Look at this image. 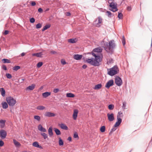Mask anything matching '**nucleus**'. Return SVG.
Returning a JSON list of instances; mask_svg holds the SVG:
<instances>
[{"instance_id": "f257e3e1", "label": "nucleus", "mask_w": 152, "mask_h": 152, "mask_svg": "<svg viewBox=\"0 0 152 152\" xmlns=\"http://www.w3.org/2000/svg\"><path fill=\"white\" fill-rule=\"evenodd\" d=\"M92 55L95 58H91L86 59V62L91 65L94 66H98L100 65V62L102 60L100 56L96 55L94 53H92Z\"/></svg>"}, {"instance_id": "f03ea898", "label": "nucleus", "mask_w": 152, "mask_h": 152, "mask_svg": "<svg viewBox=\"0 0 152 152\" xmlns=\"http://www.w3.org/2000/svg\"><path fill=\"white\" fill-rule=\"evenodd\" d=\"M103 44L104 46L103 47L107 52H109L110 50L114 48L115 46L114 41L113 40H110L109 42L104 41L102 42L101 44Z\"/></svg>"}, {"instance_id": "7ed1b4c3", "label": "nucleus", "mask_w": 152, "mask_h": 152, "mask_svg": "<svg viewBox=\"0 0 152 152\" xmlns=\"http://www.w3.org/2000/svg\"><path fill=\"white\" fill-rule=\"evenodd\" d=\"M107 74L110 76H113L118 73L119 69L117 66H114L113 67L107 69Z\"/></svg>"}, {"instance_id": "20e7f679", "label": "nucleus", "mask_w": 152, "mask_h": 152, "mask_svg": "<svg viewBox=\"0 0 152 152\" xmlns=\"http://www.w3.org/2000/svg\"><path fill=\"white\" fill-rule=\"evenodd\" d=\"M109 1H112V2H110L109 1H108V3L109 4V6L111 8L109 9V10L113 12H115L118 10L117 8V4L116 3L113 2L114 0H110Z\"/></svg>"}, {"instance_id": "39448f33", "label": "nucleus", "mask_w": 152, "mask_h": 152, "mask_svg": "<svg viewBox=\"0 0 152 152\" xmlns=\"http://www.w3.org/2000/svg\"><path fill=\"white\" fill-rule=\"evenodd\" d=\"M6 100L10 106H13L16 102V100L13 97L10 96L7 97Z\"/></svg>"}, {"instance_id": "423d86ee", "label": "nucleus", "mask_w": 152, "mask_h": 152, "mask_svg": "<svg viewBox=\"0 0 152 152\" xmlns=\"http://www.w3.org/2000/svg\"><path fill=\"white\" fill-rule=\"evenodd\" d=\"M115 83L118 86H120L123 83L121 79L118 76H117L115 77Z\"/></svg>"}, {"instance_id": "0eeeda50", "label": "nucleus", "mask_w": 152, "mask_h": 152, "mask_svg": "<svg viewBox=\"0 0 152 152\" xmlns=\"http://www.w3.org/2000/svg\"><path fill=\"white\" fill-rule=\"evenodd\" d=\"M7 135V133L6 131L4 129L0 130V137L2 139H5Z\"/></svg>"}, {"instance_id": "6e6552de", "label": "nucleus", "mask_w": 152, "mask_h": 152, "mask_svg": "<svg viewBox=\"0 0 152 152\" xmlns=\"http://www.w3.org/2000/svg\"><path fill=\"white\" fill-rule=\"evenodd\" d=\"M114 85V81L113 80H109L106 83L105 87L108 89L109 88L113 86Z\"/></svg>"}, {"instance_id": "1a4fd4ad", "label": "nucleus", "mask_w": 152, "mask_h": 152, "mask_svg": "<svg viewBox=\"0 0 152 152\" xmlns=\"http://www.w3.org/2000/svg\"><path fill=\"white\" fill-rule=\"evenodd\" d=\"M107 116L108 120L110 122L113 121L114 120V114L113 113L110 114L107 113Z\"/></svg>"}, {"instance_id": "9d476101", "label": "nucleus", "mask_w": 152, "mask_h": 152, "mask_svg": "<svg viewBox=\"0 0 152 152\" xmlns=\"http://www.w3.org/2000/svg\"><path fill=\"white\" fill-rule=\"evenodd\" d=\"M55 115H56L55 113L50 112H47L44 114V115L45 116L49 117H54L55 116Z\"/></svg>"}, {"instance_id": "9b49d317", "label": "nucleus", "mask_w": 152, "mask_h": 152, "mask_svg": "<svg viewBox=\"0 0 152 152\" xmlns=\"http://www.w3.org/2000/svg\"><path fill=\"white\" fill-rule=\"evenodd\" d=\"M117 121L115 123V124L114 125L115 127H117L120 125L121 122H122V119L120 118H117Z\"/></svg>"}, {"instance_id": "f8f14e48", "label": "nucleus", "mask_w": 152, "mask_h": 152, "mask_svg": "<svg viewBox=\"0 0 152 152\" xmlns=\"http://www.w3.org/2000/svg\"><path fill=\"white\" fill-rule=\"evenodd\" d=\"M38 130L41 132H47L46 129L43 127L41 124H39L38 126Z\"/></svg>"}, {"instance_id": "ddd939ff", "label": "nucleus", "mask_w": 152, "mask_h": 152, "mask_svg": "<svg viewBox=\"0 0 152 152\" xmlns=\"http://www.w3.org/2000/svg\"><path fill=\"white\" fill-rule=\"evenodd\" d=\"M82 55L75 54L74 56V58L76 60H79L82 58Z\"/></svg>"}, {"instance_id": "4468645a", "label": "nucleus", "mask_w": 152, "mask_h": 152, "mask_svg": "<svg viewBox=\"0 0 152 152\" xmlns=\"http://www.w3.org/2000/svg\"><path fill=\"white\" fill-rule=\"evenodd\" d=\"M78 112V110H74V113L73 114V119L75 120H76L77 118Z\"/></svg>"}, {"instance_id": "2eb2a0df", "label": "nucleus", "mask_w": 152, "mask_h": 152, "mask_svg": "<svg viewBox=\"0 0 152 152\" xmlns=\"http://www.w3.org/2000/svg\"><path fill=\"white\" fill-rule=\"evenodd\" d=\"M43 55L42 52H40L38 53H34L32 54L33 56H36L38 57H42V56Z\"/></svg>"}, {"instance_id": "dca6fc26", "label": "nucleus", "mask_w": 152, "mask_h": 152, "mask_svg": "<svg viewBox=\"0 0 152 152\" xmlns=\"http://www.w3.org/2000/svg\"><path fill=\"white\" fill-rule=\"evenodd\" d=\"M33 145L36 147H37L40 148H42V147L41 146L39 145V143L37 142H34L33 143Z\"/></svg>"}, {"instance_id": "f3484780", "label": "nucleus", "mask_w": 152, "mask_h": 152, "mask_svg": "<svg viewBox=\"0 0 152 152\" xmlns=\"http://www.w3.org/2000/svg\"><path fill=\"white\" fill-rule=\"evenodd\" d=\"M59 126L61 128L63 129L67 130L68 129L67 126L64 124L62 123L60 124Z\"/></svg>"}, {"instance_id": "a211bd4d", "label": "nucleus", "mask_w": 152, "mask_h": 152, "mask_svg": "<svg viewBox=\"0 0 152 152\" xmlns=\"http://www.w3.org/2000/svg\"><path fill=\"white\" fill-rule=\"evenodd\" d=\"M51 94L50 92H46L42 94V96L44 98H46Z\"/></svg>"}, {"instance_id": "6ab92c4d", "label": "nucleus", "mask_w": 152, "mask_h": 152, "mask_svg": "<svg viewBox=\"0 0 152 152\" xmlns=\"http://www.w3.org/2000/svg\"><path fill=\"white\" fill-rule=\"evenodd\" d=\"M48 132L49 135L50 137L52 136L53 135V128L52 127H50L48 129Z\"/></svg>"}, {"instance_id": "aec40b11", "label": "nucleus", "mask_w": 152, "mask_h": 152, "mask_svg": "<svg viewBox=\"0 0 152 152\" xmlns=\"http://www.w3.org/2000/svg\"><path fill=\"white\" fill-rule=\"evenodd\" d=\"M106 15L110 18L113 17L114 15V14L112 13L110 11H108L106 12Z\"/></svg>"}, {"instance_id": "412c9836", "label": "nucleus", "mask_w": 152, "mask_h": 152, "mask_svg": "<svg viewBox=\"0 0 152 152\" xmlns=\"http://www.w3.org/2000/svg\"><path fill=\"white\" fill-rule=\"evenodd\" d=\"M102 51V49L100 47L96 48L94 49L93 52H94L100 53Z\"/></svg>"}, {"instance_id": "4be33fe9", "label": "nucleus", "mask_w": 152, "mask_h": 152, "mask_svg": "<svg viewBox=\"0 0 152 152\" xmlns=\"http://www.w3.org/2000/svg\"><path fill=\"white\" fill-rule=\"evenodd\" d=\"M35 85L34 84H32L31 85V86H29L28 87L26 88V90H33L35 87Z\"/></svg>"}, {"instance_id": "5701e85b", "label": "nucleus", "mask_w": 152, "mask_h": 152, "mask_svg": "<svg viewBox=\"0 0 152 152\" xmlns=\"http://www.w3.org/2000/svg\"><path fill=\"white\" fill-rule=\"evenodd\" d=\"M53 130L57 135H58L61 134V132L58 129L56 128H54Z\"/></svg>"}, {"instance_id": "b1692460", "label": "nucleus", "mask_w": 152, "mask_h": 152, "mask_svg": "<svg viewBox=\"0 0 152 152\" xmlns=\"http://www.w3.org/2000/svg\"><path fill=\"white\" fill-rule=\"evenodd\" d=\"M6 121L5 120H3L1 119L0 120V124H1V127L2 128L5 125Z\"/></svg>"}, {"instance_id": "393cba45", "label": "nucleus", "mask_w": 152, "mask_h": 152, "mask_svg": "<svg viewBox=\"0 0 152 152\" xmlns=\"http://www.w3.org/2000/svg\"><path fill=\"white\" fill-rule=\"evenodd\" d=\"M0 91L1 93V95L4 97L5 95V89L3 88H0Z\"/></svg>"}, {"instance_id": "a878e982", "label": "nucleus", "mask_w": 152, "mask_h": 152, "mask_svg": "<svg viewBox=\"0 0 152 152\" xmlns=\"http://www.w3.org/2000/svg\"><path fill=\"white\" fill-rule=\"evenodd\" d=\"M102 87V84H98L96 85L94 88L95 90H98L101 88Z\"/></svg>"}, {"instance_id": "bb28decb", "label": "nucleus", "mask_w": 152, "mask_h": 152, "mask_svg": "<svg viewBox=\"0 0 152 152\" xmlns=\"http://www.w3.org/2000/svg\"><path fill=\"white\" fill-rule=\"evenodd\" d=\"M2 107L4 109H6L8 107V103L6 102H4L2 103Z\"/></svg>"}, {"instance_id": "cd10ccee", "label": "nucleus", "mask_w": 152, "mask_h": 152, "mask_svg": "<svg viewBox=\"0 0 152 152\" xmlns=\"http://www.w3.org/2000/svg\"><path fill=\"white\" fill-rule=\"evenodd\" d=\"M51 26L50 24H47L42 29V31H44L45 30L47 29L48 28L50 27Z\"/></svg>"}, {"instance_id": "c85d7f7f", "label": "nucleus", "mask_w": 152, "mask_h": 152, "mask_svg": "<svg viewBox=\"0 0 152 152\" xmlns=\"http://www.w3.org/2000/svg\"><path fill=\"white\" fill-rule=\"evenodd\" d=\"M58 144L60 146L63 145H64V142L62 139L61 137H59L58 138Z\"/></svg>"}, {"instance_id": "c756f323", "label": "nucleus", "mask_w": 152, "mask_h": 152, "mask_svg": "<svg viewBox=\"0 0 152 152\" xmlns=\"http://www.w3.org/2000/svg\"><path fill=\"white\" fill-rule=\"evenodd\" d=\"M66 96L68 97H74L75 96L74 94L71 93H67L66 94Z\"/></svg>"}, {"instance_id": "7c9ffc66", "label": "nucleus", "mask_w": 152, "mask_h": 152, "mask_svg": "<svg viewBox=\"0 0 152 152\" xmlns=\"http://www.w3.org/2000/svg\"><path fill=\"white\" fill-rule=\"evenodd\" d=\"M75 39H74L73 38L70 39L68 40V42L71 43H74L76 42L77 41H75Z\"/></svg>"}, {"instance_id": "2f4dec72", "label": "nucleus", "mask_w": 152, "mask_h": 152, "mask_svg": "<svg viewBox=\"0 0 152 152\" xmlns=\"http://www.w3.org/2000/svg\"><path fill=\"white\" fill-rule=\"evenodd\" d=\"M123 116V115L121 111L118 112L117 115V118H122Z\"/></svg>"}, {"instance_id": "473e14b6", "label": "nucleus", "mask_w": 152, "mask_h": 152, "mask_svg": "<svg viewBox=\"0 0 152 152\" xmlns=\"http://www.w3.org/2000/svg\"><path fill=\"white\" fill-rule=\"evenodd\" d=\"M45 107L42 106H39L36 107L37 109L39 110H43L45 109Z\"/></svg>"}, {"instance_id": "72a5a7b5", "label": "nucleus", "mask_w": 152, "mask_h": 152, "mask_svg": "<svg viewBox=\"0 0 152 152\" xmlns=\"http://www.w3.org/2000/svg\"><path fill=\"white\" fill-rule=\"evenodd\" d=\"M2 61L4 63H9L11 62L10 60L4 58L2 60Z\"/></svg>"}, {"instance_id": "f704fd0d", "label": "nucleus", "mask_w": 152, "mask_h": 152, "mask_svg": "<svg viewBox=\"0 0 152 152\" xmlns=\"http://www.w3.org/2000/svg\"><path fill=\"white\" fill-rule=\"evenodd\" d=\"M13 142L14 145L16 146H18L20 145V144L15 139L13 140Z\"/></svg>"}, {"instance_id": "c9c22d12", "label": "nucleus", "mask_w": 152, "mask_h": 152, "mask_svg": "<svg viewBox=\"0 0 152 152\" xmlns=\"http://www.w3.org/2000/svg\"><path fill=\"white\" fill-rule=\"evenodd\" d=\"M41 135L43 137L44 139H46L48 138V135L44 132H41Z\"/></svg>"}, {"instance_id": "e433bc0d", "label": "nucleus", "mask_w": 152, "mask_h": 152, "mask_svg": "<svg viewBox=\"0 0 152 152\" xmlns=\"http://www.w3.org/2000/svg\"><path fill=\"white\" fill-rule=\"evenodd\" d=\"M114 107V105L113 104H110L108 106V108L110 110H112Z\"/></svg>"}, {"instance_id": "4c0bfd02", "label": "nucleus", "mask_w": 152, "mask_h": 152, "mask_svg": "<svg viewBox=\"0 0 152 152\" xmlns=\"http://www.w3.org/2000/svg\"><path fill=\"white\" fill-rule=\"evenodd\" d=\"M100 131L102 132H105V126H102L100 128Z\"/></svg>"}, {"instance_id": "58836bf2", "label": "nucleus", "mask_w": 152, "mask_h": 152, "mask_svg": "<svg viewBox=\"0 0 152 152\" xmlns=\"http://www.w3.org/2000/svg\"><path fill=\"white\" fill-rule=\"evenodd\" d=\"M115 127H114V126L113 127V128L111 129L109 133V134L110 135H111V134H112V133L115 131L116 129V128H115Z\"/></svg>"}, {"instance_id": "ea45409f", "label": "nucleus", "mask_w": 152, "mask_h": 152, "mask_svg": "<svg viewBox=\"0 0 152 152\" xmlns=\"http://www.w3.org/2000/svg\"><path fill=\"white\" fill-rule=\"evenodd\" d=\"M20 68V66H15L13 68V70L15 71H17Z\"/></svg>"}, {"instance_id": "a19ab883", "label": "nucleus", "mask_w": 152, "mask_h": 152, "mask_svg": "<svg viewBox=\"0 0 152 152\" xmlns=\"http://www.w3.org/2000/svg\"><path fill=\"white\" fill-rule=\"evenodd\" d=\"M123 15L121 12H118V18L119 19H121L123 18Z\"/></svg>"}, {"instance_id": "79ce46f5", "label": "nucleus", "mask_w": 152, "mask_h": 152, "mask_svg": "<svg viewBox=\"0 0 152 152\" xmlns=\"http://www.w3.org/2000/svg\"><path fill=\"white\" fill-rule=\"evenodd\" d=\"M34 118L38 121H39L40 120V117L38 115H35L34 116Z\"/></svg>"}, {"instance_id": "37998d69", "label": "nucleus", "mask_w": 152, "mask_h": 152, "mask_svg": "<svg viewBox=\"0 0 152 152\" xmlns=\"http://www.w3.org/2000/svg\"><path fill=\"white\" fill-rule=\"evenodd\" d=\"M121 40L123 45H124L126 44V42L125 38L124 37V36H123L122 37V38L121 39Z\"/></svg>"}, {"instance_id": "c03bdc74", "label": "nucleus", "mask_w": 152, "mask_h": 152, "mask_svg": "<svg viewBox=\"0 0 152 152\" xmlns=\"http://www.w3.org/2000/svg\"><path fill=\"white\" fill-rule=\"evenodd\" d=\"M43 64L42 62H39L37 64V67L38 68H40L42 66Z\"/></svg>"}, {"instance_id": "a18cd8bd", "label": "nucleus", "mask_w": 152, "mask_h": 152, "mask_svg": "<svg viewBox=\"0 0 152 152\" xmlns=\"http://www.w3.org/2000/svg\"><path fill=\"white\" fill-rule=\"evenodd\" d=\"M42 26V25L40 23H38L36 25V28L39 29Z\"/></svg>"}, {"instance_id": "49530a36", "label": "nucleus", "mask_w": 152, "mask_h": 152, "mask_svg": "<svg viewBox=\"0 0 152 152\" xmlns=\"http://www.w3.org/2000/svg\"><path fill=\"white\" fill-rule=\"evenodd\" d=\"M30 22L32 23H34L35 21V19L33 18H30Z\"/></svg>"}, {"instance_id": "de8ad7c7", "label": "nucleus", "mask_w": 152, "mask_h": 152, "mask_svg": "<svg viewBox=\"0 0 152 152\" xmlns=\"http://www.w3.org/2000/svg\"><path fill=\"white\" fill-rule=\"evenodd\" d=\"M6 76L7 78L8 79H10L12 78V75L10 74L6 73Z\"/></svg>"}, {"instance_id": "09e8293b", "label": "nucleus", "mask_w": 152, "mask_h": 152, "mask_svg": "<svg viewBox=\"0 0 152 152\" xmlns=\"http://www.w3.org/2000/svg\"><path fill=\"white\" fill-rule=\"evenodd\" d=\"M73 137L74 138H77L78 139L79 138V137L78 136V134L77 133V132H75L74 133V135H73Z\"/></svg>"}, {"instance_id": "8fccbe9b", "label": "nucleus", "mask_w": 152, "mask_h": 152, "mask_svg": "<svg viewBox=\"0 0 152 152\" xmlns=\"http://www.w3.org/2000/svg\"><path fill=\"white\" fill-rule=\"evenodd\" d=\"M126 106V102H124L123 103L122 108L124 110L125 109Z\"/></svg>"}, {"instance_id": "3c124183", "label": "nucleus", "mask_w": 152, "mask_h": 152, "mask_svg": "<svg viewBox=\"0 0 152 152\" xmlns=\"http://www.w3.org/2000/svg\"><path fill=\"white\" fill-rule=\"evenodd\" d=\"M59 91V89L58 88H55L53 90V92L55 93H57Z\"/></svg>"}, {"instance_id": "603ef678", "label": "nucleus", "mask_w": 152, "mask_h": 152, "mask_svg": "<svg viewBox=\"0 0 152 152\" xmlns=\"http://www.w3.org/2000/svg\"><path fill=\"white\" fill-rule=\"evenodd\" d=\"M31 4L32 6H34L36 5V3L34 1H31Z\"/></svg>"}, {"instance_id": "864d4df0", "label": "nucleus", "mask_w": 152, "mask_h": 152, "mask_svg": "<svg viewBox=\"0 0 152 152\" xmlns=\"http://www.w3.org/2000/svg\"><path fill=\"white\" fill-rule=\"evenodd\" d=\"M4 145V142L1 140H0V146L2 147Z\"/></svg>"}, {"instance_id": "5fc2aeb1", "label": "nucleus", "mask_w": 152, "mask_h": 152, "mask_svg": "<svg viewBox=\"0 0 152 152\" xmlns=\"http://www.w3.org/2000/svg\"><path fill=\"white\" fill-rule=\"evenodd\" d=\"M38 11L39 12L42 13L43 12V10L41 8H40L38 9Z\"/></svg>"}, {"instance_id": "6e6d98bb", "label": "nucleus", "mask_w": 152, "mask_h": 152, "mask_svg": "<svg viewBox=\"0 0 152 152\" xmlns=\"http://www.w3.org/2000/svg\"><path fill=\"white\" fill-rule=\"evenodd\" d=\"M127 10L128 11H130L132 10L131 7L129 6H127Z\"/></svg>"}, {"instance_id": "4d7b16f0", "label": "nucleus", "mask_w": 152, "mask_h": 152, "mask_svg": "<svg viewBox=\"0 0 152 152\" xmlns=\"http://www.w3.org/2000/svg\"><path fill=\"white\" fill-rule=\"evenodd\" d=\"M2 68L4 70H7V68L6 66L4 65H3L2 66Z\"/></svg>"}, {"instance_id": "13d9d810", "label": "nucleus", "mask_w": 152, "mask_h": 152, "mask_svg": "<svg viewBox=\"0 0 152 152\" xmlns=\"http://www.w3.org/2000/svg\"><path fill=\"white\" fill-rule=\"evenodd\" d=\"M102 23V20H100V19H99L98 20V22L97 24V25H99V24L101 23Z\"/></svg>"}, {"instance_id": "bf43d9fd", "label": "nucleus", "mask_w": 152, "mask_h": 152, "mask_svg": "<svg viewBox=\"0 0 152 152\" xmlns=\"http://www.w3.org/2000/svg\"><path fill=\"white\" fill-rule=\"evenodd\" d=\"M8 33H9V31L7 30H5V31H4V34L5 35H7L8 34Z\"/></svg>"}, {"instance_id": "052dcab7", "label": "nucleus", "mask_w": 152, "mask_h": 152, "mask_svg": "<svg viewBox=\"0 0 152 152\" xmlns=\"http://www.w3.org/2000/svg\"><path fill=\"white\" fill-rule=\"evenodd\" d=\"M50 53L52 54H55L56 53V52L54 51H51Z\"/></svg>"}, {"instance_id": "680f3d73", "label": "nucleus", "mask_w": 152, "mask_h": 152, "mask_svg": "<svg viewBox=\"0 0 152 152\" xmlns=\"http://www.w3.org/2000/svg\"><path fill=\"white\" fill-rule=\"evenodd\" d=\"M67 140H69V141H72V138L71 137H69L67 139Z\"/></svg>"}, {"instance_id": "e2e57ef3", "label": "nucleus", "mask_w": 152, "mask_h": 152, "mask_svg": "<svg viewBox=\"0 0 152 152\" xmlns=\"http://www.w3.org/2000/svg\"><path fill=\"white\" fill-rule=\"evenodd\" d=\"M61 63L63 65L65 64L66 63L65 61H61Z\"/></svg>"}, {"instance_id": "0e129e2a", "label": "nucleus", "mask_w": 152, "mask_h": 152, "mask_svg": "<svg viewBox=\"0 0 152 152\" xmlns=\"http://www.w3.org/2000/svg\"><path fill=\"white\" fill-rule=\"evenodd\" d=\"M87 67V66L86 65V64H84L83 65V66H82V67L83 69H86Z\"/></svg>"}, {"instance_id": "69168bd1", "label": "nucleus", "mask_w": 152, "mask_h": 152, "mask_svg": "<svg viewBox=\"0 0 152 152\" xmlns=\"http://www.w3.org/2000/svg\"><path fill=\"white\" fill-rule=\"evenodd\" d=\"M25 55V53H22L21 54V56H23Z\"/></svg>"}, {"instance_id": "338daca9", "label": "nucleus", "mask_w": 152, "mask_h": 152, "mask_svg": "<svg viewBox=\"0 0 152 152\" xmlns=\"http://www.w3.org/2000/svg\"><path fill=\"white\" fill-rule=\"evenodd\" d=\"M70 14H70V13H69V12H68L67 13V15H68V16H69V15H70Z\"/></svg>"}, {"instance_id": "774afa93", "label": "nucleus", "mask_w": 152, "mask_h": 152, "mask_svg": "<svg viewBox=\"0 0 152 152\" xmlns=\"http://www.w3.org/2000/svg\"><path fill=\"white\" fill-rule=\"evenodd\" d=\"M23 81L25 80V79H23V78H22L21 79Z\"/></svg>"}]
</instances>
